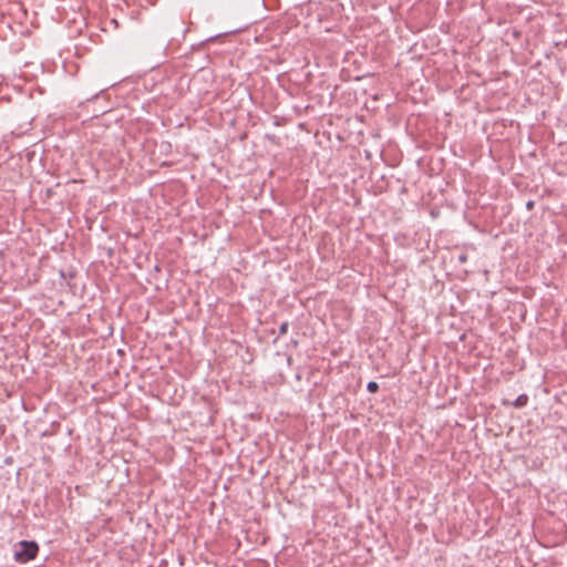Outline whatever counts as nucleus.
<instances>
[{"label":"nucleus","instance_id":"nucleus-1","mask_svg":"<svg viewBox=\"0 0 567 567\" xmlns=\"http://www.w3.org/2000/svg\"><path fill=\"white\" fill-rule=\"evenodd\" d=\"M39 546L33 540H22L18 544V549L14 551V559L18 563H28L37 557Z\"/></svg>","mask_w":567,"mask_h":567},{"label":"nucleus","instance_id":"nucleus-2","mask_svg":"<svg viewBox=\"0 0 567 567\" xmlns=\"http://www.w3.org/2000/svg\"><path fill=\"white\" fill-rule=\"evenodd\" d=\"M527 401H528V396H527L526 394H522V395H519V396L515 400L514 405H515L516 408H522V406L526 405Z\"/></svg>","mask_w":567,"mask_h":567},{"label":"nucleus","instance_id":"nucleus-3","mask_svg":"<svg viewBox=\"0 0 567 567\" xmlns=\"http://www.w3.org/2000/svg\"><path fill=\"white\" fill-rule=\"evenodd\" d=\"M367 390H368L370 393H375V392L379 390V384H378L375 381H370V382L367 384Z\"/></svg>","mask_w":567,"mask_h":567},{"label":"nucleus","instance_id":"nucleus-4","mask_svg":"<svg viewBox=\"0 0 567 567\" xmlns=\"http://www.w3.org/2000/svg\"><path fill=\"white\" fill-rule=\"evenodd\" d=\"M289 323L287 321L279 326V334L284 336L288 332Z\"/></svg>","mask_w":567,"mask_h":567},{"label":"nucleus","instance_id":"nucleus-5","mask_svg":"<svg viewBox=\"0 0 567 567\" xmlns=\"http://www.w3.org/2000/svg\"><path fill=\"white\" fill-rule=\"evenodd\" d=\"M458 260H460V262H465L467 260V256L466 255H460L458 256Z\"/></svg>","mask_w":567,"mask_h":567}]
</instances>
